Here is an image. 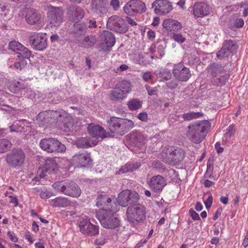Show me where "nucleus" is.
<instances>
[{
	"instance_id": "obj_34",
	"label": "nucleus",
	"mask_w": 248,
	"mask_h": 248,
	"mask_svg": "<svg viewBox=\"0 0 248 248\" xmlns=\"http://www.w3.org/2000/svg\"><path fill=\"white\" fill-rule=\"evenodd\" d=\"M92 10L96 13H103L106 12L103 0H92L91 4Z\"/></svg>"
},
{
	"instance_id": "obj_12",
	"label": "nucleus",
	"mask_w": 248,
	"mask_h": 248,
	"mask_svg": "<svg viewBox=\"0 0 248 248\" xmlns=\"http://www.w3.org/2000/svg\"><path fill=\"white\" fill-rule=\"evenodd\" d=\"M140 199L139 194L134 191L126 189L121 192L118 196L117 202L123 207H126L129 203L138 202Z\"/></svg>"
},
{
	"instance_id": "obj_45",
	"label": "nucleus",
	"mask_w": 248,
	"mask_h": 248,
	"mask_svg": "<svg viewBox=\"0 0 248 248\" xmlns=\"http://www.w3.org/2000/svg\"><path fill=\"white\" fill-rule=\"evenodd\" d=\"M235 129L233 125H231L227 128L226 132L224 135V138L226 139V140H228L231 138V137L234 135L235 133Z\"/></svg>"
},
{
	"instance_id": "obj_42",
	"label": "nucleus",
	"mask_w": 248,
	"mask_h": 248,
	"mask_svg": "<svg viewBox=\"0 0 248 248\" xmlns=\"http://www.w3.org/2000/svg\"><path fill=\"white\" fill-rule=\"evenodd\" d=\"M202 114L200 112H189L184 113L183 115V118L185 121H190L193 119L198 118L202 116Z\"/></svg>"
},
{
	"instance_id": "obj_44",
	"label": "nucleus",
	"mask_w": 248,
	"mask_h": 248,
	"mask_svg": "<svg viewBox=\"0 0 248 248\" xmlns=\"http://www.w3.org/2000/svg\"><path fill=\"white\" fill-rule=\"evenodd\" d=\"M66 182H56L52 185L53 187L57 191H61L64 194V190L65 189Z\"/></svg>"
},
{
	"instance_id": "obj_2",
	"label": "nucleus",
	"mask_w": 248,
	"mask_h": 248,
	"mask_svg": "<svg viewBox=\"0 0 248 248\" xmlns=\"http://www.w3.org/2000/svg\"><path fill=\"white\" fill-rule=\"evenodd\" d=\"M109 210L102 208L96 212V217L101 225L107 229H115L120 225V220L115 214L114 208L111 206Z\"/></svg>"
},
{
	"instance_id": "obj_23",
	"label": "nucleus",
	"mask_w": 248,
	"mask_h": 248,
	"mask_svg": "<svg viewBox=\"0 0 248 248\" xmlns=\"http://www.w3.org/2000/svg\"><path fill=\"white\" fill-rule=\"evenodd\" d=\"M64 194L69 196L78 198L80 196L81 190L78 186L73 182H66Z\"/></svg>"
},
{
	"instance_id": "obj_37",
	"label": "nucleus",
	"mask_w": 248,
	"mask_h": 248,
	"mask_svg": "<svg viewBox=\"0 0 248 248\" xmlns=\"http://www.w3.org/2000/svg\"><path fill=\"white\" fill-rule=\"evenodd\" d=\"M26 88V85L24 83L18 81H13L9 86V90L14 93L18 92L20 90Z\"/></svg>"
},
{
	"instance_id": "obj_59",
	"label": "nucleus",
	"mask_w": 248,
	"mask_h": 248,
	"mask_svg": "<svg viewBox=\"0 0 248 248\" xmlns=\"http://www.w3.org/2000/svg\"><path fill=\"white\" fill-rule=\"evenodd\" d=\"M53 112L54 114L53 115L56 116L57 117L56 120L58 122L62 121V118L65 117V113L64 112L61 113L60 111H55Z\"/></svg>"
},
{
	"instance_id": "obj_49",
	"label": "nucleus",
	"mask_w": 248,
	"mask_h": 248,
	"mask_svg": "<svg viewBox=\"0 0 248 248\" xmlns=\"http://www.w3.org/2000/svg\"><path fill=\"white\" fill-rule=\"evenodd\" d=\"M24 59H25L24 58ZM27 62L24 59V58H22V59L20 60L19 62H16L14 63V67L16 69L21 70L27 64Z\"/></svg>"
},
{
	"instance_id": "obj_61",
	"label": "nucleus",
	"mask_w": 248,
	"mask_h": 248,
	"mask_svg": "<svg viewBox=\"0 0 248 248\" xmlns=\"http://www.w3.org/2000/svg\"><path fill=\"white\" fill-rule=\"evenodd\" d=\"M213 202V197L212 196H210L208 197L207 200L205 202H204V204L206 207V208H210Z\"/></svg>"
},
{
	"instance_id": "obj_64",
	"label": "nucleus",
	"mask_w": 248,
	"mask_h": 248,
	"mask_svg": "<svg viewBox=\"0 0 248 248\" xmlns=\"http://www.w3.org/2000/svg\"><path fill=\"white\" fill-rule=\"evenodd\" d=\"M97 27L96 22L94 19L90 20L89 21V28H96Z\"/></svg>"
},
{
	"instance_id": "obj_62",
	"label": "nucleus",
	"mask_w": 248,
	"mask_h": 248,
	"mask_svg": "<svg viewBox=\"0 0 248 248\" xmlns=\"http://www.w3.org/2000/svg\"><path fill=\"white\" fill-rule=\"evenodd\" d=\"M147 116L146 112H141L138 114V118L142 121H145L147 119Z\"/></svg>"
},
{
	"instance_id": "obj_25",
	"label": "nucleus",
	"mask_w": 248,
	"mask_h": 248,
	"mask_svg": "<svg viewBox=\"0 0 248 248\" xmlns=\"http://www.w3.org/2000/svg\"><path fill=\"white\" fill-rule=\"evenodd\" d=\"M96 205L97 207H100L103 206L104 209L109 210L111 206H113V208H115V204L112 202L110 198L106 195L100 194L96 198Z\"/></svg>"
},
{
	"instance_id": "obj_21",
	"label": "nucleus",
	"mask_w": 248,
	"mask_h": 248,
	"mask_svg": "<svg viewBox=\"0 0 248 248\" xmlns=\"http://www.w3.org/2000/svg\"><path fill=\"white\" fill-rule=\"evenodd\" d=\"M75 42L79 46L85 48L93 46L96 42L95 36L93 35H83L76 39Z\"/></svg>"
},
{
	"instance_id": "obj_43",
	"label": "nucleus",
	"mask_w": 248,
	"mask_h": 248,
	"mask_svg": "<svg viewBox=\"0 0 248 248\" xmlns=\"http://www.w3.org/2000/svg\"><path fill=\"white\" fill-rule=\"evenodd\" d=\"M244 22L242 18H235L233 17L230 20V25L232 29L234 28H241L244 25Z\"/></svg>"
},
{
	"instance_id": "obj_13",
	"label": "nucleus",
	"mask_w": 248,
	"mask_h": 248,
	"mask_svg": "<svg viewBox=\"0 0 248 248\" xmlns=\"http://www.w3.org/2000/svg\"><path fill=\"white\" fill-rule=\"evenodd\" d=\"M124 12L128 15L143 13L146 10L145 4L141 0H131L128 1L123 8Z\"/></svg>"
},
{
	"instance_id": "obj_16",
	"label": "nucleus",
	"mask_w": 248,
	"mask_h": 248,
	"mask_svg": "<svg viewBox=\"0 0 248 248\" xmlns=\"http://www.w3.org/2000/svg\"><path fill=\"white\" fill-rule=\"evenodd\" d=\"M79 231L84 235L95 236L99 233V227L91 223L90 221L84 219L78 223Z\"/></svg>"
},
{
	"instance_id": "obj_33",
	"label": "nucleus",
	"mask_w": 248,
	"mask_h": 248,
	"mask_svg": "<svg viewBox=\"0 0 248 248\" xmlns=\"http://www.w3.org/2000/svg\"><path fill=\"white\" fill-rule=\"evenodd\" d=\"M57 167V163L54 158H48L46 160L44 168L48 173H55Z\"/></svg>"
},
{
	"instance_id": "obj_52",
	"label": "nucleus",
	"mask_w": 248,
	"mask_h": 248,
	"mask_svg": "<svg viewBox=\"0 0 248 248\" xmlns=\"http://www.w3.org/2000/svg\"><path fill=\"white\" fill-rule=\"evenodd\" d=\"M173 39L179 43H182L186 41L185 38L180 33H174Z\"/></svg>"
},
{
	"instance_id": "obj_36",
	"label": "nucleus",
	"mask_w": 248,
	"mask_h": 248,
	"mask_svg": "<svg viewBox=\"0 0 248 248\" xmlns=\"http://www.w3.org/2000/svg\"><path fill=\"white\" fill-rule=\"evenodd\" d=\"M157 78L160 81H164L170 79L172 75L170 70L164 68L156 73Z\"/></svg>"
},
{
	"instance_id": "obj_22",
	"label": "nucleus",
	"mask_w": 248,
	"mask_h": 248,
	"mask_svg": "<svg viewBox=\"0 0 248 248\" xmlns=\"http://www.w3.org/2000/svg\"><path fill=\"white\" fill-rule=\"evenodd\" d=\"M209 13L208 5L204 2H196L193 6V13L195 16L202 17L207 16Z\"/></svg>"
},
{
	"instance_id": "obj_31",
	"label": "nucleus",
	"mask_w": 248,
	"mask_h": 248,
	"mask_svg": "<svg viewBox=\"0 0 248 248\" xmlns=\"http://www.w3.org/2000/svg\"><path fill=\"white\" fill-rule=\"evenodd\" d=\"M208 71L212 76H219L222 77L224 72V69L220 64L214 63L209 65Z\"/></svg>"
},
{
	"instance_id": "obj_4",
	"label": "nucleus",
	"mask_w": 248,
	"mask_h": 248,
	"mask_svg": "<svg viewBox=\"0 0 248 248\" xmlns=\"http://www.w3.org/2000/svg\"><path fill=\"white\" fill-rule=\"evenodd\" d=\"M160 156L164 162L173 166L179 164L183 160L185 153L181 148L169 146L162 150Z\"/></svg>"
},
{
	"instance_id": "obj_26",
	"label": "nucleus",
	"mask_w": 248,
	"mask_h": 248,
	"mask_svg": "<svg viewBox=\"0 0 248 248\" xmlns=\"http://www.w3.org/2000/svg\"><path fill=\"white\" fill-rule=\"evenodd\" d=\"M88 131L90 135L96 138H104L106 137L105 130L98 125L90 124L88 127Z\"/></svg>"
},
{
	"instance_id": "obj_48",
	"label": "nucleus",
	"mask_w": 248,
	"mask_h": 248,
	"mask_svg": "<svg viewBox=\"0 0 248 248\" xmlns=\"http://www.w3.org/2000/svg\"><path fill=\"white\" fill-rule=\"evenodd\" d=\"M26 122V120H23L19 121L17 122H15L11 126V131H21V129H23V128L21 127V128H20V127H21L22 124Z\"/></svg>"
},
{
	"instance_id": "obj_56",
	"label": "nucleus",
	"mask_w": 248,
	"mask_h": 248,
	"mask_svg": "<svg viewBox=\"0 0 248 248\" xmlns=\"http://www.w3.org/2000/svg\"><path fill=\"white\" fill-rule=\"evenodd\" d=\"M189 213L192 218L194 220H199L200 217L198 213H197L193 209H190Z\"/></svg>"
},
{
	"instance_id": "obj_63",
	"label": "nucleus",
	"mask_w": 248,
	"mask_h": 248,
	"mask_svg": "<svg viewBox=\"0 0 248 248\" xmlns=\"http://www.w3.org/2000/svg\"><path fill=\"white\" fill-rule=\"evenodd\" d=\"M119 171L122 173H124L127 172H130V170L129 169L128 163L122 166V168L120 169Z\"/></svg>"
},
{
	"instance_id": "obj_19",
	"label": "nucleus",
	"mask_w": 248,
	"mask_h": 248,
	"mask_svg": "<svg viewBox=\"0 0 248 248\" xmlns=\"http://www.w3.org/2000/svg\"><path fill=\"white\" fill-rule=\"evenodd\" d=\"M84 10L76 5L69 6L67 11V15L68 18L73 21H79L84 16Z\"/></svg>"
},
{
	"instance_id": "obj_58",
	"label": "nucleus",
	"mask_w": 248,
	"mask_h": 248,
	"mask_svg": "<svg viewBox=\"0 0 248 248\" xmlns=\"http://www.w3.org/2000/svg\"><path fill=\"white\" fill-rule=\"evenodd\" d=\"M52 195V193L48 191H41L40 194V197L43 199L49 198Z\"/></svg>"
},
{
	"instance_id": "obj_27",
	"label": "nucleus",
	"mask_w": 248,
	"mask_h": 248,
	"mask_svg": "<svg viewBox=\"0 0 248 248\" xmlns=\"http://www.w3.org/2000/svg\"><path fill=\"white\" fill-rule=\"evenodd\" d=\"M73 160L81 167H85L86 165H89L91 161L90 155L86 153L75 155L73 157Z\"/></svg>"
},
{
	"instance_id": "obj_50",
	"label": "nucleus",
	"mask_w": 248,
	"mask_h": 248,
	"mask_svg": "<svg viewBox=\"0 0 248 248\" xmlns=\"http://www.w3.org/2000/svg\"><path fill=\"white\" fill-rule=\"evenodd\" d=\"M141 77L146 82H148L150 80H152L153 78V76L151 72L149 71L142 72L141 74Z\"/></svg>"
},
{
	"instance_id": "obj_53",
	"label": "nucleus",
	"mask_w": 248,
	"mask_h": 248,
	"mask_svg": "<svg viewBox=\"0 0 248 248\" xmlns=\"http://www.w3.org/2000/svg\"><path fill=\"white\" fill-rule=\"evenodd\" d=\"M128 165L130 172H132L138 170L140 167L141 164L139 162H135L133 163H128Z\"/></svg>"
},
{
	"instance_id": "obj_55",
	"label": "nucleus",
	"mask_w": 248,
	"mask_h": 248,
	"mask_svg": "<svg viewBox=\"0 0 248 248\" xmlns=\"http://www.w3.org/2000/svg\"><path fill=\"white\" fill-rule=\"evenodd\" d=\"M199 59L198 57L195 56L194 55H190V56L188 57V62L189 65L194 64L195 63H197L199 61Z\"/></svg>"
},
{
	"instance_id": "obj_11",
	"label": "nucleus",
	"mask_w": 248,
	"mask_h": 248,
	"mask_svg": "<svg viewBox=\"0 0 248 248\" xmlns=\"http://www.w3.org/2000/svg\"><path fill=\"white\" fill-rule=\"evenodd\" d=\"M29 40L30 44L36 50H43L47 45L46 34L42 32H31Z\"/></svg>"
},
{
	"instance_id": "obj_54",
	"label": "nucleus",
	"mask_w": 248,
	"mask_h": 248,
	"mask_svg": "<svg viewBox=\"0 0 248 248\" xmlns=\"http://www.w3.org/2000/svg\"><path fill=\"white\" fill-rule=\"evenodd\" d=\"M145 87L149 95H154L156 94L157 89L156 88H151L149 85L146 84Z\"/></svg>"
},
{
	"instance_id": "obj_17",
	"label": "nucleus",
	"mask_w": 248,
	"mask_h": 248,
	"mask_svg": "<svg viewBox=\"0 0 248 248\" xmlns=\"http://www.w3.org/2000/svg\"><path fill=\"white\" fill-rule=\"evenodd\" d=\"M127 137L131 144L141 150V152L144 150L143 147L145 142L147 140V136H145L141 132L135 131L131 132Z\"/></svg>"
},
{
	"instance_id": "obj_35",
	"label": "nucleus",
	"mask_w": 248,
	"mask_h": 248,
	"mask_svg": "<svg viewBox=\"0 0 248 248\" xmlns=\"http://www.w3.org/2000/svg\"><path fill=\"white\" fill-rule=\"evenodd\" d=\"M70 201L67 198L57 197L51 200V204L54 207H65L70 205Z\"/></svg>"
},
{
	"instance_id": "obj_8",
	"label": "nucleus",
	"mask_w": 248,
	"mask_h": 248,
	"mask_svg": "<svg viewBox=\"0 0 248 248\" xmlns=\"http://www.w3.org/2000/svg\"><path fill=\"white\" fill-rule=\"evenodd\" d=\"M47 13V22L51 27H57L63 22V11L58 7L49 6Z\"/></svg>"
},
{
	"instance_id": "obj_20",
	"label": "nucleus",
	"mask_w": 248,
	"mask_h": 248,
	"mask_svg": "<svg viewBox=\"0 0 248 248\" xmlns=\"http://www.w3.org/2000/svg\"><path fill=\"white\" fill-rule=\"evenodd\" d=\"M166 184V180L160 175L153 176L149 182L152 190L157 193L161 192Z\"/></svg>"
},
{
	"instance_id": "obj_10",
	"label": "nucleus",
	"mask_w": 248,
	"mask_h": 248,
	"mask_svg": "<svg viewBox=\"0 0 248 248\" xmlns=\"http://www.w3.org/2000/svg\"><path fill=\"white\" fill-rule=\"evenodd\" d=\"M107 27L108 29L120 33H124L128 30L125 20L117 16L108 18Z\"/></svg>"
},
{
	"instance_id": "obj_41",
	"label": "nucleus",
	"mask_w": 248,
	"mask_h": 248,
	"mask_svg": "<svg viewBox=\"0 0 248 248\" xmlns=\"http://www.w3.org/2000/svg\"><path fill=\"white\" fill-rule=\"evenodd\" d=\"M142 102L138 99H133L128 101L127 105L130 110H134L141 107Z\"/></svg>"
},
{
	"instance_id": "obj_14",
	"label": "nucleus",
	"mask_w": 248,
	"mask_h": 248,
	"mask_svg": "<svg viewBox=\"0 0 248 248\" xmlns=\"http://www.w3.org/2000/svg\"><path fill=\"white\" fill-rule=\"evenodd\" d=\"M172 72L174 78L181 81H186L191 77L189 68L181 62L174 64Z\"/></svg>"
},
{
	"instance_id": "obj_40",
	"label": "nucleus",
	"mask_w": 248,
	"mask_h": 248,
	"mask_svg": "<svg viewBox=\"0 0 248 248\" xmlns=\"http://www.w3.org/2000/svg\"><path fill=\"white\" fill-rule=\"evenodd\" d=\"M211 82L216 86H220L225 83V79H227L228 76L222 75V77L219 76H212Z\"/></svg>"
},
{
	"instance_id": "obj_1",
	"label": "nucleus",
	"mask_w": 248,
	"mask_h": 248,
	"mask_svg": "<svg viewBox=\"0 0 248 248\" xmlns=\"http://www.w3.org/2000/svg\"><path fill=\"white\" fill-rule=\"evenodd\" d=\"M211 125L207 120L190 124L187 127L186 136L192 142L198 144L204 139Z\"/></svg>"
},
{
	"instance_id": "obj_18",
	"label": "nucleus",
	"mask_w": 248,
	"mask_h": 248,
	"mask_svg": "<svg viewBox=\"0 0 248 248\" xmlns=\"http://www.w3.org/2000/svg\"><path fill=\"white\" fill-rule=\"evenodd\" d=\"M154 12L157 15H165L170 13L172 9L170 2L167 0H156L152 4Z\"/></svg>"
},
{
	"instance_id": "obj_28",
	"label": "nucleus",
	"mask_w": 248,
	"mask_h": 248,
	"mask_svg": "<svg viewBox=\"0 0 248 248\" xmlns=\"http://www.w3.org/2000/svg\"><path fill=\"white\" fill-rule=\"evenodd\" d=\"M163 26L170 31H178L182 28V25L180 22L171 19L165 20L163 22Z\"/></svg>"
},
{
	"instance_id": "obj_9",
	"label": "nucleus",
	"mask_w": 248,
	"mask_h": 248,
	"mask_svg": "<svg viewBox=\"0 0 248 248\" xmlns=\"http://www.w3.org/2000/svg\"><path fill=\"white\" fill-rule=\"evenodd\" d=\"M25 155L20 149H14L6 154L5 160L8 165L12 168H16L22 165L25 161Z\"/></svg>"
},
{
	"instance_id": "obj_47",
	"label": "nucleus",
	"mask_w": 248,
	"mask_h": 248,
	"mask_svg": "<svg viewBox=\"0 0 248 248\" xmlns=\"http://www.w3.org/2000/svg\"><path fill=\"white\" fill-rule=\"evenodd\" d=\"M46 172L45 168L39 169L37 171V175L32 180L35 182H38L40 179L44 178L46 176Z\"/></svg>"
},
{
	"instance_id": "obj_3",
	"label": "nucleus",
	"mask_w": 248,
	"mask_h": 248,
	"mask_svg": "<svg viewBox=\"0 0 248 248\" xmlns=\"http://www.w3.org/2000/svg\"><path fill=\"white\" fill-rule=\"evenodd\" d=\"M108 127L110 131L117 135H124L134 126L131 120L112 117L108 121Z\"/></svg>"
},
{
	"instance_id": "obj_46",
	"label": "nucleus",
	"mask_w": 248,
	"mask_h": 248,
	"mask_svg": "<svg viewBox=\"0 0 248 248\" xmlns=\"http://www.w3.org/2000/svg\"><path fill=\"white\" fill-rule=\"evenodd\" d=\"M230 54L224 46H222L221 49L217 53V57L219 59H222L228 57Z\"/></svg>"
},
{
	"instance_id": "obj_5",
	"label": "nucleus",
	"mask_w": 248,
	"mask_h": 248,
	"mask_svg": "<svg viewBox=\"0 0 248 248\" xmlns=\"http://www.w3.org/2000/svg\"><path fill=\"white\" fill-rule=\"evenodd\" d=\"M131 91V84L128 80H123L117 84L110 91L109 99L113 101H121L126 97Z\"/></svg>"
},
{
	"instance_id": "obj_7",
	"label": "nucleus",
	"mask_w": 248,
	"mask_h": 248,
	"mask_svg": "<svg viewBox=\"0 0 248 248\" xmlns=\"http://www.w3.org/2000/svg\"><path fill=\"white\" fill-rule=\"evenodd\" d=\"M126 214L129 221L137 224L145 218V209L140 204H134L128 207Z\"/></svg>"
},
{
	"instance_id": "obj_60",
	"label": "nucleus",
	"mask_w": 248,
	"mask_h": 248,
	"mask_svg": "<svg viewBox=\"0 0 248 248\" xmlns=\"http://www.w3.org/2000/svg\"><path fill=\"white\" fill-rule=\"evenodd\" d=\"M110 4L115 11L117 10L120 7V2L119 0H111Z\"/></svg>"
},
{
	"instance_id": "obj_24",
	"label": "nucleus",
	"mask_w": 248,
	"mask_h": 248,
	"mask_svg": "<svg viewBox=\"0 0 248 248\" xmlns=\"http://www.w3.org/2000/svg\"><path fill=\"white\" fill-rule=\"evenodd\" d=\"M41 19V14L36 10L31 9L27 10L25 19L29 24L36 25L39 24Z\"/></svg>"
},
{
	"instance_id": "obj_51",
	"label": "nucleus",
	"mask_w": 248,
	"mask_h": 248,
	"mask_svg": "<svg viewBox=\"0 0 248 248\" xmlns=\"http://www.w3.org/2000/svg\"><path fill=\"white\" fill-rule=\"evenodd\" d=\"M177 80H178L175 78V79L168 82L166 83L167 87L171 90L176 88L178 85Z\"/></svg>"
},
{
	"instance_id": "obj_29",
	"label": "nucleus",
	"mask_w": 248,
	"mask_h": 248,
	"mask_svg": "<svg viewBox=\"0 0 248 248\" xmlns=\"http://www.w3.org/2000/svg\"><path fill=\"white\" fill-rule=\"evenodd\" d=\"M87 29V26L84 23H75L73 26L72 32L75 36V41L78 37L85 35Z\"/></svg>"
},
{
	"instance_id": "obj_15",
	"label": "nucleus",
	"mask_w": 248,
	"mask_h": 248,
	"mask_svg": "<svg viewBox=\"0 0 248 248\" xmlns=\"http://www.w3.org/2000/svg\"><path fill=\"white\" fill-rule=\"evenodd\" d=\"M8 48L16 52L18 54L17 57L19 58H25L29 59L31 57H33V55L28 48L25 47L21 43L16 41H11L9 43Z\"/></svg>"
},
{
	"instance_id": "obj_30",
	"label": "nucleus",
	"mask_w": 248,
	"mask_h": 248,
	"mask_svg": "<svg viewBox=\"0 0 248 248\" xmlns=\"http://www.w3.org/2000/svg\"><path fill=\"white\" fill-rule=\"evenodd\" d=\"M102 35L103 37V41L108 47H112L115 43V38L114 34L108 31H104Z\"/></svg>"
},
{
	"instance_id": "obj_6",
	"label": "nucleus",
	"mask_w": 248,
	"mask_h": 248,
	"mask_svg": "<svg viewBox=\"0 0 248 248\" xmlns=\"http://www.w3.org/2000/svg\"><path fill=\"white\" fill-rule=\"evenodd\" d=\"M40 146L43 150L50 153H63L66 150L65 146L54 138L42 139Z\"/></svg>"
},
{
	"instance_id": "obj_38",
	"label": "nucleus",
	"mask_w": 248,
	"mask_h": 248,
	"mask_svg": "<svg viewBox=\"0 0 248 248\" xmlns=\"http://www.w3.org/2000/svg\"><path fill=\"white\" fill-rule=\"evenodd\" d=\"M222 46L230 55L236 51L238 46L236 43L231 40L224 41Z\"/></svg>"
},
{
	"instance_id": "obj_39",
	"label": "nucleus",
	"mask_w": 248,
	"mask_h": 248,
	"mask_svg": "<svg viewBox=\"0 0 248 248\" xmlns=\"http://www.w3.org/2000/svg\"><path fill=\"white\" fill-rule=\"evenodd\" d=\"M12 143L5 139H0V154L6 152L11 149Z\"/></svg>"
},
{
	"instance_id": "obj_57",
	"label": "nucleus",
	"mask_w": 248,
	"mask_h": 248,
	"mask_svg": "<svg viewBox=\"0 0 248 248\" xmlns=\"http://www.w3.org/2000/svg\"><path fill=\"white\" fill-rule=\"evenodd\" d=\"M213 171V167L210 165L207 164V169L206 172L205 174V177L211 178L212 175Z\"/></svg>"
},
{
	"instance_id": "obj_32",
	"label": "nucleus",
	"mask_w": 248,
	"mask_h": 248,
	"mask_svg": "<svg viewBox=\"0 0 248 248\" xmlns=\"http://www.w3.org/2000/svg\"><path fill=\"white\" fill-rule=\"evenodd\" d=\"M97 142L96 140L92 141L89 138L87 137H81L78 139L76 141V144L78 147L87 148L95 145Z\"/></svg>"
}]
</instances>
